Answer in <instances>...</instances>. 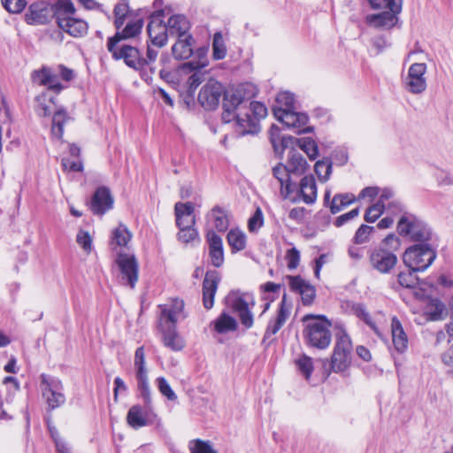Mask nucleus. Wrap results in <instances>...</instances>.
<instances>
[{"label": "nucleus", "mask_w": 453, "mask_h": 453, "mask_svg": "<svg viewBox=\"0 0 453 453\" xmlns=\"http://www.w3.org/2000/svg\"><path fill=\"white\" fill-rule=\"evenodd\" d=\"M444 304L438 300H432L428 305V313L430 314L431 319L439 320L444 311Z\"/></svg>", "instance_id": "680f3d73"}, {"label": "nucleus", "mask_w": 453, "mask_h": 453, "mask_svg": "<svg viewBox=\"0 0 453 453\" xmlns=\"http://www.w3.org/2000/svg\"><path fill=\"white\" fill-rule=\"evenodd\" d=\"M286 258L288 260V267L289 269H296L300 261V253L296 248L288 250Z\"/></svg>", "instance_id": "774afa93"}, {"label": "nucleus", "mask_w": 453, "mask_h": 453, "mask_svg": "<svg viewBox=\"0 0 453 453\" xmlns=\"http://www.w3.org/2000/svg\"><path fill=\"white\" fill-rule=\"evenodd\" d=\"M400 247V240L395 234H388L383 239L380 246L369 252L371 266L381 273H389L397 263L395 252Z\"/></svg>", "instance_id": "f03ea898"}, {"label": "nucleus", "mask_w": 453, "mask_h": 453, "mask_svg": "<svg viewBox=\"0 0 453 453\" xmlns=\"http://www.w3.org/2000/svg\"><path fill=\"white\" fill-rule=\"evenodd\" d=\"M355 200L356 197L353 194H337L333 197L329 204L330 211L333 214H336L343 210L346 206L351 204Z\"/></svg>", "instance_id": "a19ab883"}, {"label": "nucleus", "mask_w": 453, "mask_h": 453, "mask_svg": "<svg viewBox=\"0 0 453 453\" xmlns=\"http://www.w3.org/2000/svg\"><path fill=\"white\" fill-rule=\"evenodd\" d=\"M227 242L233 252L241 251L246 247V235L239 229H231L227 234Z\"/></svg>", "instance_id": "79ce46f5"}, {"label": "nucleus", "mask_w": 453, "mask_h": 453, "mask_svg": "<svg viewBox=\"0 0 453 453\" xmlns=\"http://www.w3.org/2000/svg\"><path fill=\"white\" fill-rule=\"evenodd\" d=\"M287 167L294 175H303L308 168V164L303 156L296 149L291 148L288 153Z\"/></svg>", "instance_id": "72a5a7b5"}, {"label": "nucleus", "mask_w": 453, "mask_h": 453, "mask_svg": "<svg viewBox=\"0 0 453 453\" xmlns=\"http://www.w3.org/2000/svg\"><path fill=\"white\" fill-rule=\"evenodd\" d=\"M161 15V12H157L155 15H152L147 27L148 35L151 42L158 47L164 46L166 42L167 36L170 35L168 27L163 24Z\"/></svg>", "instance_id": "aec40b11"}, {"label": "nucleus", "mask_w": 453, "mask_h": 453, "mask_svg": "<svg viewBox=\"0 0 453 453\" xmlns=\"http://www.w3.org/2000/svg\"><path fill=\"white\" fill-rule=\"evenodd\" d=\"M304 323L303 338L311 347L324 349L331 342V322L323 315L306 314L302 318Z\"/></svg>", "instance_id": "f257e3e1"}, {"label": "nucleus", "mask_w": 453, "mask_h": 453, "mask_svg": "<svg viewBox=\"0 0 453 453\" xmlns=\"http://www.w3.org/2000/svg\"><path fill=\"white\" fill-rule=\"evenodd\" d=\"M155 383L159 392L169 401H175L177 399L176 394L172 389L169 382L164 377L157 378Z\"/></svg>", "instance_id": "5fc2aeb1"}, {"label": "nucleus", "mask_w": 453, "mask_h": 453, "mask_svg": "<svg viewBox=\"0 0 453 453\" xmlns=\"http://www.w3.org/2000/svg\"><path fill=\"white\" fill-rule=\"evenodd\" d=\"M291 309L292 305L290 303L287 302V295L284 294L276 316L273 318L268 323L265 331L266 337H268L270 334H275L280 331V329L288 320L291 312Z\"/></svg>", "instance_id": "4be33fe9"}, {"label": "nucleus", "mask_w": 453, "mask_h": 453, "mask_svg": "<svg viewBox=\"0 0 453 453\" xmlns=\"http://www.w3.org/2000/svg\"><path fill=\"white\" fill-rule=\"evenodd\" d=\"M426 65L424 63H415L410 66L405 79V86L411 93L419 94L425 91L426 88Z\"/></svg>", "instance_id": "f3484780"}, {"label": "nucleus", "mask_w": 453, "mask_h": 453, "mask_svg": "<svg viewBox=\"0 0 453 453\" xmlns=\"http://www.w3.org/2000/svg\"><path fill=\"white\" fill-rule=\"evenodd\" d=\"M14 392L7 387L0 388V418H9L5 407L12 404L14 399Z\"/></svg>", "instance_id": "de8ad7c7"}, {"label": "nucleus", "mask_w": 453, "mask_h": 453, "mask_svg": "<svg viewBox=\"0 0 453 453\" xmlns=\"http://www.w3.org/2000/svg\"><path fill=\"white\" fill-rule=\"evenodd\" d=\"M65 33H68L73 37L83 36L87 34L88 24L83 19L73 18L67 23H65L59 27Z\"/></svg>", "instance_id": "58836bf2"}, {"label": "nucleus", "mask_w": 453, "mask_h": 453, "mask_svg": "<svg viewBox=\"0 0 453 453\" xmlns=\"http://www.w3.org/2000/svg\"><path fill=\"white\" fill-rule=\"evenodd\" d=\"M296 365H297L299 371L308 380L313 371L311 358L307 356H303L302 357H300L299 359L296 360Z\"/></svg>", "instance_id": "052dcab7"}, {"label": "nucleus", "mask_w": 453, "mask_h": 453, "mask_svg": "<svg viewBox=\"0 0 453 453\" xmlns=\"http://www.w3.org/2000/svg\"><path fill=\"white\" fill-rule=\"evenodd\" d=\"M416 272H413L409 268L406 272H401L398 274L399 284L406 288H415L418 284V277L415 275Z\"/></svg>", "instance_id": "603ef678"}, {"label": "nucleus", "mask_w": 453, "mask_h": 453, "mask_svg": "<svg viewBox=\"0 0 453 453\" xmlns=\"http://www.w3.org/2000/svg\"><path fill=\"white\" fill-rule=\"evenodd\" d=\"M121 284L134 288L139 279V263L134 254L119 252L116 257Z\"/></svg>", "instance_id": "1a4fd4ad"}, {"label": "nucleus", "mask_w": 453, "mask_h": 453, "mask_svg": "<svg viewBox=\"0 0 453 453\" xmlns=\"http://www.w3.org/2000/svg\"><path fill=\"white\" fill-rule=\"evenodd\" d=\"M385 207L386 204L383 203L382 201H378L367 209L365 215V220L370 223L376 221L382 214Z\"/></svg>", "instance_id": "6e6d98bb"}, {"label": "nucleus", "mask_w": 453, "mask_h": 453, "mask_svg": "<svg viewBox=\"0 0 453 453\" xmlns=\"http://www.w3.org/2000/svg\"><path fill=\"white\" fill-rule=\"evenodd\" d=\"M372 9H388L376 14L366 16L370 27L378 29H391L398 22V15L402 12L403 0H368Z\"/></svg>", "instance_id": "7ed1b4c3"}, {"label": "nucleus", "mask_w": 453, "mask_h": 453, "mask_svg": "<svg viewBox=\"0 0 453 453\" xmlns=\"http://www.w3.org/2000/svg\"><path fill=\"white\" fill-rule=\"evenodd\" d=\"M127 422L134 429H139L147 425L145 412L140 405H134L129 409Z\"/></svg>", "instance_id": "e433bc0d"}, {"label": "nucleus", "mask_w": 453, "mask_h": 453, "mask_svg": "<svg viewBox=\"0 0 453 453\" xmlns=\"http://www.w3.org/2000/svg\"><path fill=\"white\" fill-rule=\"evenodd\" d=\"M206 65V59L201 62L190 61L184 65L185 68L195 71L188 80V91L190 93H194L197 87L205 80V73L202 72L201 69Z\"/></svg>", "instance_id": "c756f323"}, {"label": "nucleus", "mask_w": 453, "mask_h": 453, "mask_svg": "<svg viewBox=\"0 0 453 453\" xmlns=\"http://www.w3.org/2000/svg\"><path fill=\"white\" fill-rule=\"evenodd\" d=\"M295 105V96L288 91L280 92L276 96V104L273 108L280 107L283 109L293 110Z\"/></svg>", "instance_id": "3c124183"}, {"label": "nucleus", "mask_w": 453, "mask_h": 453, "mask_svg": "<svg viewBox=\"0 0 453 453\" xmlns=\"http://www.w3.org/2000/svg\"><path fill=\"white\" fill-rule=\"evenodd\" d=\"M226 46L221 32L214 34L212 41V58L215 60H221L226 56Z\"/></svg>", "instance_id": "a18cd8bd"}, {"label": "nucleus", "mask_w": 453, "mask_h": 453, "mask_svg": "<svg viewBox=\"0 0 453 453\" xmlns=\"http://www.w3.org/2000/svg\"><path fill=\"white\" fill-rule=\"evenodd\" d=\"M40 379L41 391L49 407L55 409L62 405L65 401V397L62 392L63 385L61 380L46 374H42Z\"/></svg>", "instance_id": "9b49d317"}, {"label": "nucleus", "mask_w": 453, "mask_h": 453, "mask_svg": "<svg viewBox=\"0 0 453 453\" xmlns=\"http://www.w3.org/2000/svg\"><path fill=\"white\" fill-rule=\"evenodd\" d=\"M25 17L29 25H45L54 19L52 4L44 1L34 3L28 7Z\"/></svg>", "instance_id": "dca6fc26"}, {"label": "nucleus", "mask_w": 453, "mask_h": 453, "mask_svg": "<svg viewBox=\"0 0 453 453\" xmlns=\"http://www.w3.org/2000/svg\"><path fill=\"white\" fill-rule=\"evenodd\" d=\"M54 18L60 27L73 18L75 8L71 0H58L52 4Z\"/></svg>", "instance_id": "cd10ccee"}, {"label": "nucleus", "mask_w": 453, "mask_h": 453, "mask_svg": "<svg viewBox=\"0 0 453 453\" xmlns=\"http://www.w3.org/2000/svg\"><path fill=\"white\" fill-rule=\"evenodd\" d=\"M436 257L435 251L426 243L408 248L403 256L404 265L413 272H421L432 265Z\"/></svg>", "instance_id": "423d86ee"}, {"label": "nucleus", "mask_w": 453, "mask_h": 453, "mask_svg": "<svg viewBox=\"0 0 453 453\" xmlns=\"http://www.w3.org/2000/svg\"><path fill=\"white\" fill-rule=\"evenodd\" d=\"M142 25V19L129 22L121 31H118L113 37H117V42L134 38L141 33Z\"/></svg>", "instance_id": "ea45409f"}, {"label": "nucleus", "mask_w": 453, "mask_h": 453, "mask_svg": "<svg viewBox=\"0 0 453 453\" xmlns=\"http://www.w3.org/2000/svg\"><path fill=\"white\" fill-rule=\"evenodd\" d=\"M333 164L330 159L324 158L319 160L315 164V173L321 182H326L329 180L332 173Z\"/></svg>", "instance_id": "49530a36"}, {"label": "nucleus", "mask_w": 453, "mask_h": 453, "mask_svg": "<svg viewBox=\"0 0 453 453\" xmlns=\"http://www.w3.org/2000/svg\"><path fill=\"white\" fill-rule=\"evenodd\" d=\"M52 69L50 67H42L32 73V81L40 86H47Z\"/></svg>", "instance_id": "4d7b16f0"}, {"label": "nucleus", "mask_w": 453, "mask_h": 453, "mask_svg": "<svg viewBox=\"0 0 453 453\" xmlns=\"http://www.w3.org/2000/svg\"><path fill=\"white\" fill-rule=\"evenodd\" d=\"M267 115L266 107L256 101H248L244 108L235 114L237 132L242 134H256L259 131V121Z\"/></svg>", "instance_id": "20e7f679"}, {"label": "nucleus", "mask_w": 453, "mask_h": 453, "mask_svg": "<svg viewBox=\"0 0 453 453\" xmlns=\"http://www.w3.org/2000/svg\"><path fill=\"white\" fill-rule=\"evenodd\" d=\"M273 173L280 184L282 196L288 197L293 192L290 177L292 173L286 165L280 163L273 168Z\"/></svg>", "instance_id": "2f4dec72"}, {"label": "nucleus", "mask_w": 453, "mask_h": 453, "mask_svg": "<svg viewBox=\"0 0 453 453\" xmlns=\"http://www.w3.org/2000/svg\"><path fill=\"white\" fill-rule=\"evenodd\" d=\"M161 313L158 319V325H175L179 319H184V302L180 299H173L168 303L159 306Z\"/></svg>", "instance_id": "6ab92c4d"}, {"label": "nucleus", "mask_w": 453, "mask_h": 453, "mask_svg": "<svg viewBox=\"0 0 453 453\" xmlns=\"http://www.w3.org/2000/svg\"><path fill=\"white\" fill-rule=\"evenodd\" d=\"M228 302L232 310L238 314L241 323L250 328L253 326V314L250 311V305H254L252 296L248 294L231 296Z\"/></svg>", "instance_id": "2eb2a0df"}, {"label": "nucleus", "mask_w": 453, "mask_h": 453, "mask_svg": "<svg viewBox=\"0 0 453 453\" xmlns=\"http://www.w3.org/2000/svg\"><path fill=\"white\" fill-rule=\"evenodd\" d=\"M391 335L395 350L399 353L405 352L408 348V336L396 317L391 319Z\"/></svg>", "instance_id": "c85d7f7f"}, {"label": "nucleus", "mask_w": 453, "mask_h": 453, "mask_svg": "<svg viewBox=\"0 0 453 453\" xmlns=\"http://www.w3.org/2000/svg\"><path fill=\"white\" fill-rule=\"evenodd\" d=\"M397 231L400 235L422 243L428 241L432 234L430 228L422 220L410 213L401 216L397 223Z\"/></svg>", "instance_id": "6e6552de"}, {"label": "nucleus", "mask_w": 453, "mask_h": 453, "mask_svg": "<svg viewBox=\"0 0 453 453\" xmlns=\"http://www.w3.org/2000/svg\"><path fill=\"white\" fill-rule=\"evenodd\" d=\"M132 234L128 228L119 224L115 229L112 230L111 245L112 249L115 247H127L128 242L131 241Z\"/></svg>", "instance_id": "4c0bfd02"}, {"label": "nucleus", "mask_w": 453, "mask_h": 453, "mask_svg": "<svg viewBox=\"0 0 453 453\" xmlns=\"http://www.w3.org/2000/svg\"><path fill=\"white\" fill-rule=\"evenodd\" d=\"M76 242L87 254L91 252L92 237L88 232L80 230L76 236Z\"/></svg>", "instance_id": "bf43d9fd"}, {"label": "nucleus", "mask_w": 453, "mask_h": 453, "mask_svg": "<svg viewBox=\"0 0 453 453\" xmlns=\"http://www.w3.org/2000/svg\"><path fill=\"white\" fill-rule=\"evenodd\" d=\"M173 55L177 59H188L193 52L192 50V36L186 35L178 37L177 42L172 48Z\"/></svg>", "instance_id": "c9c22d12"}, {"label": "nucleus", "mask_w": 453, "mask_h": 453, "mask_svg": "<svg viewBox=\"0 0 453 453\" xmlns=\"http://www.w3.org/2000/svg\"><path fill=\"white\" fill-rule=\"evenodd\" d=\"M288 280L291 290L301 296L303 303L311 305L316 296L315 288L300 276H288Z\"/></svg>", "instance_id": "5701e85b"}, {"label": "nucleus", "mask_w": 453, "mask_h": 453, "mask_svg": "<svg viewBox=\"0 0 453 453\" xmlns=\"http://www.w3.org/2000/svg\"><path fill=\"white\" fill-rule=\"evenodd\" d=\"M245 86H239L225 92L223 100L225 111L222 115V119L225 122H230L232 115L235 119V114L239 112L240 108H244L247 105L249 100L245 97Z\"/></svg>", "instance_id": "ddd939ff"}, {"label": "nucleus", "mask_w": 453, "mask_h": 453, "mask_svg": "<svg viewBox=\"0 0 453 453\" xmlns=\"http://www.w3.org/2000/svg\"><path fill=\"white\" fill-rule=\"evenodd\" d=\"M219 281V278L217 272L206 273L203 282V302L206 309H211L213 306Z\"/></svg>", "instance_id": "a878e982"}, {"label": "nucleus", "mask_w": 453, "mask_h": 453, "mask_svg": "<svg viewBox=\"0 0 453 453\" xmlns=\"http://www.w3.org/2000/svg\"><path fill=\"white\" fill-rule=\"evenodd\" d=\"M351 349L352 345L349 335L343 332L339 334L331 358V367L334 372H343L349 365Z\"/></svg>", "instance_id": "9d476101"}, {"label": "nucleus", "mask_w": 453, "mask_h": 453, "mask_svg": "<svg viewBox=\"0 0 453 453\" xmlns=\"http://www.w3.org/2000/svg\"><path fill=\"white\" fill-rule=\"evenodd\" d=\"M351 311L359 319H363L378 335L380 332L372 321L370 314L367 312L366 308L362 303H353L350 308Z\"/></svg>", "instance_id": "09e8293b"}, {"label": "nucleus", "mask_w": 453, "mask_h": 453, "mask_svg": "<svg viewBox=\"0 0 453 453\" xmlns=\"http://www.w3.org/2000/svg\"><path fill=\"white\" fill-rule=\"evenodd\" d=\"M107 49L116 60H124L125 64L135 70H144L147 62L142 58L137 48L117 42V37H111Z\"/></svg>", "instance_id": "0eeeda50"}, {"label": "nucleus", "mask_w": 453, "mask_h": 453, "mask_svg": "<svg viewBox=\"0 0 453 453\" xmlns=\"http://www.w3.org/2000/svg\"><path fill=\"white\" fill-rule=\"evenodd\" d=\"M222 93L221 84L211 79L202 88L198 95V101L203 108L211 110L219 104Z\"/></svg>", "instance_id": "a211bd4d"}, {"label": "nucleus", "mask_w": 453, "mask_h": 453, "mask_svg": "<svg viewBox=\"0 0 453 453\" xmlns=\"http://www.w3.org/2000/svg\"><path fill=\"white\" fill-rule=\"evenodd\" d=\"M207 242L209 245V257L211 265L215 267H220L225 260L221 237L219 236L215 232L209 231L207 234Z\"/></svg>", "instance_id": "393cba45"}, {"label": "nucleus", "mask_w": 453, "mask_h": 453, "mask_svg": "<svg viewBox=\"0 0 453 453\" xmlns=\"http://www.w3.org/2000/svg\"><path fill=\"white\" fill-rule=\"evenodd\" d=\"M134 366L136 368V379L138 389L144 403L149 406L151 403V391L149 385L147 369L145 366V353L143 347H139L134 354Z\"/></svg>", "instance_id": "4468645a"}, {"label": "nucleus", "mask_w": 453, "mask_h": 453, "mask_svg": "<svg viewBox=\"0 0 453 453\" xmlns=\"http://www.w3.org/2000/svg\"><path fill=\"white\" fill-rule=\"evenodd\" d=\"M188 448L190 453H218L210 443L203 440H193L189 442Z\"/></svg>", "instance_id": "8fccbe9b"}, {"label": "nucleus", "mask_w": 453, "mask_h": 453, "mask_svg": "<svg viewBox=\"0 0 453 453\" xmlns=\"http://www.w3.org/2000/svg\"><path fill=\"white\" fill-rule=\"evenodd\" d=\"M168 33L171 36L183 37L189 35L190 23L183 15H173L167 22Z\"/></svg>", "instance_id": "473e14b6"}, {"label": "nucleus", "mask_w": 453, "mask_h": 453, "mask_svg": "<svg viewBox=\"0 0 453 453\" xmlns=\"http://www.w3.org/2000/svg\"><path fill=\"white\" fill-rule=\"evenodd\" d=\"M46 87L48 88L46 91L50 93L55 92L56 94H58L64 88L59 81V75L58 71H51L50 78L49 79V83Z\"/></svg>", "instance_id": "69168bd1"}, {"label": "nucleus", "mask_w": 453, "mask_h": 453, "mask_svg": "<svg viewBox=\"0 0 453 453\" xmlns=\"http://www.w3.org/2000/svg\"><path fill=\"white\" fill-rule=\"evenodd\" d=\"M163 345L172 351H180L186 342L183 337L177 331L175 325H158Z\"/></svg>", "instance_id": "412c9836"}, {"label": "nucleus", "mask_w": 453, "mask_h": 453, "mask_svg": "<svg viewBox=\"0 0 453 453\" xmlns=\"http://www.w3.org/2000/svg\"><path fill=\"white\" fill-rule=\"evenodd\" d=\"M212 215L214 218V225L215 227L221 232H224L228 227V219L225 212L219 209L215 208L212 210Z\"/></svg>", "instance_id": "13d9d810"}, {"label": "nucleus", "mask_w": 453, "mask_h": 453, "mask_svg": "<svg viewBox=\"0 0 453 453\" xmlns=\"http://www.w3.org/2000/svg\"><path fill=\"white\" fill-rule=\"evenodd\" d=\"M263 213L260 208H257L253 216L249 219L248 226L250 231L255 232L263 225Z\"/></svg>", "instance_id": "338daca9"}, {"label": "nucleus", "mask_w": 453, "mask_h": 453, "mask_svg": "<svg viewBox=\"0 0 453 453\" xmlns=\"http://www.w3.org/2000/svg\"><path fill=\"white\" fill-rule=\"evenodd\" d=\"M70 120V118L67 116L66 112L64 110L57 111L52 118V127L51 133L52 134L60 139L64 133V125Z\"/></svg>", "instance_id": "37998d69"}, {"label": "nucleus", "mask_w": 453, "mask_h": 453, "mask_svg": "<svg viewBox=\"0 0 453 453\" xmlns=\"http://www.w3.org/2000/svg\"><path fill=\"white\" fill-rule=\"evenodd\" d=\"M273 110L275 118L289 129H293L295 133L311 132V127L307 126L308 116L306 114L280 107H276Z\"/></svg>", "instance_id": "f8f14e48"}, {"label": "nucleus", "mask_w": 453, "mask_h": 453, "mask_svg": "<svg viewBox=\"0 0 453 453\" xmlns=\"http://www.w3.org/2000/svg\"><path fill=\"white\" fill-rule=\"evenodd\" d=\"M215 330L218 333L234 331L237 327L236 320L226 313H222L214 323Z\"/></svg>", "instance_id": "c03bdc74"}, {"label": "nucleus", "mask_w": 453, "mask_h": 453, "mask_svg": "<svg viewBox=\"0 0 453 453\" xmlns=\"http://www.w3.org/2000/svg\"><path fill=\"white\" fill-rule=\"evenodd\" d=\"M113 205V198L111 196L110 190L104 187L99 188L94 194L90 209L93 213L103 215L107 211L111 210Z\"/></svg>", "instance_id": "b1692460"}, {"label": "nucleus", "mask_w": 453, "mask_h": 453, "mask_svg": "<svg viewBox=\"0 0 453 453\" xmlns=\"http://www.w3.org/2000/svg\"><path fill=\"white\" fill-rule=\"evenodd\" d=\"M373 230L372 226L362 225L356 232L354 242L357 244L365 243L369 240V236Z\"/></svg>", "instance_id": "e2e57ef3"}, {"label": "nucleus", "mask_w": 453, "mask_h": 453, "mask_svg": "<svg viewBox=\"0 0 453 453\" xmlns=\"http://www.w3.org/2000/svg\"><path fill=\"white\" fill-rule=\"evenodd\" d=\"M178 240L185 244L199 241L198 233L195 227L180 228Z\"/></svg>", "instance_id": "864d4df0"}, {"label": "nucleus", "mask_w": 453, "mask_h": 453, "mask_svg": "<svg viewBox=\"0 0 453 453\" xmlns=\"http://www.w3.org/2000/svg\"><path fill=\"white\" fill-rule=\"evenodd\" d=\"M4 8L12 13H19L26 6L25 0H2Z\"/></svg>", "instance_id": "0e129e2a"}, {"label": "nucleus", "mask_w": 453, "mask_h": 453, "mask_svg": "<svg viewBox=\"0 0 453 453\" xmlns=\"http://www.w3.org/2000/svg\"><path fill=\"white\" fill-rule=\"evenodd\" d=\"M174 211L179 228L194 227L196 219L192 203H177Z\"/></svg>", "instance_id": "bb28decb"}, {"label": "nucleus", "mask_w": 453, "mask_h": 453, "mask_svg": "<svg viewBox=\"0 0 453 453\" xmlns=\"http://www.w3.org/2000/svg\"><path fill=\"white\" fill-rule=\"evenodd\" d=\"M270 140L276 152H282L290 145L296 144L302 150H303L307 154V156L311 160L315 159L319 154L317 143L311 138L296 139L291 136L280 137L279 135V128L275 126H273L271 127Z\"/></svg>", "instance_id": "39448f33"}, {"label": "nucleus", "mask_w": 453, "mask_h": 453, "mask_svg": "<svg viewBox=\"0 0 453 453\" xmlns=\"http://www.w3.org/2000/svg\"><path fill=\"white\" fill-rule=\"evenodd\" d=\"M300 193L305 203L311 204L316 201L317 185L312 175H306L301 180Z\"/></svg>", "instance_id": "f704fd0d"}, {"label": "nucleus", "mask_w": 453, "mask_h": 453, "mask_svg": "<svg viewBox=\"0 0 453 453\" xmlns=\"http://www.w3.org/2000/svg\"><path fill=\"white\" fill-rule=\"evenodd\" d=\"M55 104V96L49 91H43L35 96L34 110L39 117H47L50 115Z\"/></svg>", "instance_id": "7c9ffc66"}]
</instances>
